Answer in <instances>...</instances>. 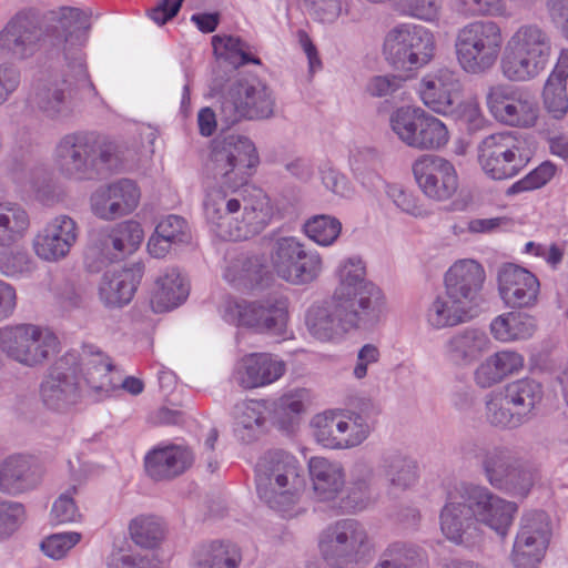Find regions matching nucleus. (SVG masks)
<instances>
[{
  "instance_id": "obj_1",
  "label": "nucleus",
  "mask_w": 568,
  "mask_h": 568,
  "mask_svg": "<svg viewBox=\"0 0 568 568\" xmlns=\"http://www.w3.org/2000/svg\"><path fill=\"white\" fill-rule=\"evenodd\" d=\"M258 161L247 136L229 134L212 142L206 169L219 187L207 192L204 212L222 240H247L260 234L272 219L267 196L261 190L244 187Z\"/></svg>"
},
{
  "instance_id": "obj_2",
  "label": "nucleus",
  "mask_w": 568,
  "mask_h": 568,
  "mask_svg": "<svg viewBox=\"0 0 568 568\" xmlns=\"http://www.w3.org/2000/svg\"><path fill=\"white\" fill-rule=\"evenodd\" d=\"M338 284L333 293L336 315L343 332L368 329L379 323L385 297L379 287L366 280L365 265L361 258L346 260L337 271Z\"/></svg>"
},
{
  "instance_id": "obj_3",
  "label": "nucleus",
  "mask_w": 568,
  "mask_h": 568,
  "mask_svg": "<svg viewBox=\"0 0 568 568\" xmlns=\"http://www.w3.org/2000/svg\"><path fill=\"white\" fill-rule=\"evenodd\" d=\"M118 144L95 132L77 131L63 135L54 149V163L61 175L75 181L108 175L121 165Z\"/></svg>"
},
{
  "instance_id": "obj_4",
  "label": "nucleus",
  "mask_w": 568,
  "mask_h": 568,
  "mask_svg": "<svg viewBox=\"0 0 568 568\" xmlns=\"http://www.w3.org/2000/svg\"><path fill=\"white\" fill-rule=\"evenodd\" d=\"M258 497L272 509L288 513L305 489V476L298 460L284 450L265 453L255 467Z\"/></svg>"
},
{
  "instance_id": "obj_5",
  "label": "nucleus",
  "mask_w": 568,
  "mask_h": 568,
  "mask_svg": "<svg viewBox=\"0 0 568 568\" xmlns=\"http://www.w3.org/2000/svg\"><path fill=\"white\" fill-rule=\"evenodd\" d=\"M211 94L219 97V116L227 126L246 120L268 119L274 113L272 91L262 82L215 77Z\"/></svg>"
},
{
  "instance_id": "obj_6",
  "label": "nucleus",
  "mask_w": 568,
  "mask_h": 568,
  "mask_svg": "<svg viewBox=\"0 0 568 568\" xmlns=\"http://www.w3.org/2000/svg\"><path fill=\"white\" fill-rule=\"evenodd\" d=\"M80 93H95L87 67L81 58H74L60 77L40 83L31 95V103L48 120L62 122L74 113L75 99Z\"/></svg>"
},
{
  "instance_id": "obj_7",
  "label": "nucleus",
  "mask_w": 568,
  "mask_h": 568,
  "mask_svg": "<svg viewBox=\"0 0 568 568\" xmlns=\"http://www.w3.org/2000/svg\"><path fill=\"white\" fill-rule=\"evenodd\" d=\"M551 53V41L536 24H525L508 40L501 60L503 75L515 82L529 81L546 68Z\"/></svg>"
},
{
  "instance_id": "obj_8",
  "label": "nucleus",
  "mask_w": 568,
  "mask_h": 568,
  "mask_svg": "<svg viewBox=\"0 0 568 568\" xmlns=\"http://www.w3.org/2000/svg\"><path fill=\"white\" fill-rule=\"evenodd\" d=\"M463 449L466 455L480 456L485 476L496 489L526 497L535 484L537 475L534 466L508 447L481 449L477 443L468 442Z\"/></svg>"
},
{
  "instance_id": "obj_9",
  "label": "nucleus",
  "mask_w": 568,
  "mask_h": 568,
  "mask_svg": "<svg viewBox=\"0 0 568 568\" xmlns=\"http://www.w3.org/2000/svg\"><path fill=\"white\" fill-rule=\"evenodd\" d=\"M501 45V30L490 20L466 24L458 31L455 43L462 68L474 74L485 72L495 64Z\"/></svg>"
},
{
  "instance_id": "obj_10",
  "label": "nucleus",
  "mask_w": 568,
  "mask_h": 568,
  "mask_svg": "<svg viewBox=\"0 0 568 568\" xmlns=\"http://www.w3.org/2000/svg\"><path fill=\"white\" fill-rule=\"evenodd\" d=\"M389 124L400 142L417 151H437L449 141L445 123L422 108L397 109L390 114Z\"/></svg>"
},
{
  "instance_id": "obj_11",
  "label": "nucleus",
  "mask_w": 568,
  "mask_h": 568,
  "mask_svg": "<svg viewBox=\"0 0 568 568\" xmlns=\"http://www.w3.org/2000/svg\"><path fill=\"white\" fill-rule=\"evenodd\" d=\"M434 34L425 27L403 23L390 29L384 40V55L395 69L414 70L434 57Z\"/></svg>"
},
{
  "instance_id": "obj_12",
  "label": "nucleus",
  "mask_w": 568,
  "mask_h": 568,
  "mask_svg": "<svg viewBox=\"0 0 568 568\" xmlns=\"http://www.w3.org/2000/svg\"><path fill=\"white\" fill-rule=\"evenodd\" d=\"M323 558L336 567L358 564L372 548L365 526L355 519H341L327 526L318 541Z\"/></svg>"
},
{
  "instance_id": "obj_13",
  "label": "nucleus",
  "mask_w": 568,
  "mask_h": 568,
  "mask_svg": "<svg viewBox=\"0 0 568 568\" xmlns=\"http://www.w3.org/2000/svg\"><path fill=\"white\" fill-rule=\"evenodd\" d=\"M1 351L27 367L44 364L58 352L59 341L50 329L33 324H20L2 329Z\"/></svg>"
},
{
  "instance_id": "obj_14",
  "label": "nucleus",
  "mask_w": 568,
  "mask_h": 568,
  "mask_svg": "<svg viewBox=\"0 0 568 568\" xmlns=\"http://www.w3.org/2000/svg\"><path fill=\"white\" fill-rule=\"evenodd\" d=\"M286 302L275 297L265 300H226L223 304V318L236 326L251 328L257 333L282 335L287 324Z\"/></svg>"
},
{
  "instance_id": "obj_15",
  "label": "nucleus",
  "mask_w": 568,
  "mask_h": 568,
  "mask_svg": "<svg viewBox=\"0 0 568 568\" xmlns=\"http://www.w3.org/2000/svg\"><path fill=\"white\" fill-rule=\"evenodd\" d=\"M270 255L276 274L294 285L314 282L323 270L321 255L316 251L307 250L294 236H280L275 239Z\"/></svg>"
},
{
  "instance_id": "obj_16",
  "label": "nucleus",
  "mask_w": 568,
  "mask_h": 568,
  "mask_svg": "<svg viewBox=\"0 0 568 568\" xmlns=\"http://www.w3.org/2000/svg\"><path fill=\"white\" fill-rule=\"evenodd\" d=\"M40 16L32 10L16 13L0 31V58L24 61L44 45L48 34Z\"/></svg>"
},
{
  "instance_id": "obj_17",
  "label": "nucleus",
  "mask_w": 568,
  "mask_h": 568,
  "mask_svg": "<svg viewBox=\"0 0 568 568\" xmlns=\"http://www.w3.org/2000/svg\"><path fill=\"white\" fill-rule=\"evenodd\" d=\"M520 141L511 132H498L485 138L478 148V160L494 180L515 176L525 165Z\"/></svg>"
},
{
  "instance_id": "obj_18",
  "label": "nucleus",
  "mask_w": 568,
  "mask_h": 568,
  "mask_svg": "<svg viewBox=\"0 0 568 568\" xmlns=\"http://www.w3.org/2000/svg\"><path fill=\"white\" fill-rule=\"evenodd\" d=\"M550 523L542 510H530L520 519L511 560L516 568H537L550 540Z\"/></svg>"
},
{
  "instance_id": "obj_19",
  "label": "nucleus",
  "mask_w": 568,
  "mask_h": 568,
  "mask_svg": "<svg viewBox=\"0 0 568 568\" xmlns=\"http://www.w3.org/2000/svg\"><path fill=\"white\" fill-rule=\"evenodd\" d=\"M414 179L430 200H449L458 189V176L452 162L435 154H423L412 165Z\"/></svg>"
},
{
  "instance_id": "obj_20",
  "label": "nucleus",
  "mask_w": 568,
  "mask_h": 568,
  "mask_svg": "<svg viewBox=\"0 0 568 568\" xmlns=\"http://www.w3.org/2000/svg\"><path fill=\"white\" fill-rule=\"evenodd\" d=\"M77 365L78 356L74 352H68L54 364L41 384V398L48 408L63 412L78 402L80 383L74 372H71L72 366Z\"/></svg>"
},
{
  "instance_id": "obj_21",
  "label": "nucleus",
  "mask_w": 568,
  "mask_h": 568,
  "mask_svg": "<svg viewBox=\"0 0 568 568\" xmlns=\"http://www.w3.org/2000/svg\"><path fill=\"white\" fill-rule=\"evenodd\" d=\"M464 496L473 506L475 523L487 525L500 536L507 534L518 509L516 503L505 500L488 488L475 485H465Z\"/></svg>"
},
{
  "instance_id": "obj_22",
  "label": "nucleus",
  "mask_w": 568,
  "mask_h": 568,
  "mask_svg": "<svg viewBox=\"0 0 568 568\" xmlns=\"http://www.w3.org/2000/svg\"><path fill=\"white\" fill-rule=\"evenodd\" d=\"M139 201L140 191L136 184L128 179L99 187L90 199L93 214L104 221H113L130 214Z\"/></svg>"
},
{
  "instance_id": "obj_23",
  "label": "nucleus",
  "mask_w": 568,
  "mask_h": 568,
  "mask_svg": "<svg viewBox=\"0 0 568 568\" xmlns=\"http://www.w3.org/2000/svg\"><path fill=\"white\" fill-rule=\"evenodd\" d=\"M498 291L504 303L511 308H528L536 305L540 284L528 270L507 263L497 274Z\"/></svg>"
},
{
  "instance_id": "obj_24",
  "label": "nucleus",
  "mask_w": 568,
  "mask_h": 568,
  "mask_svg": "<svg viewBox=\"0 0 568 568\" xmlns=\"http://www.w3.org/2000/svg\"><path fill=\"white\" fill-rule=\"evenodd\" d=\"M78 240V226L69 215H58L50 220L33 239V250L38 257L48 262L64 258Z\"/></svg>"
},
{
  "instance_id": "obj_25",
  "label": "nucleus",
  "mask_w": 568,
  "mask_h": 568,
  "mask_svg": "<svg viewBox=\"0 0 568 568\" xmlns=\"http://www.w3.org/2000/svg\"><path fill=\"white\" fill-rule=\"evenodd\" d=\"M485 282L483 266L474 260H462L445 274V293L470 311L479 298Z\"/></svg>"
},
{
  "instance_id": "obj_26",
  "label": "nucleus",
  "mask_w": 568,
  "mask_h": 568,
  "mask_svg": "<svg viewBox=\"0 0 568 568\" xmlns=\"http://www.w3.org/2000/svg\"><path fill=\"white\" fill-rule=\"evenodd\" d=\"M424 104L437 113H448L459 100L460 82L449 69H439L424 77L419 84Z\"/></svg>"
},
{
  "instance_id": "obj_27",
  "label": "nucleus",
  "mask_w": 568,
  "mask_h": 568,
  "mask_svg": "<svg viewBox=\"0 0 568 568\" xmlns=\"http://www.w3.org/2000/svg\"><path fill=\"white\" fill-rule=\"evenodd\" d=\"M490 348V338L484 329L466 327L450 335L443 345V355L457 367H468Z\"/></svg>"
},
{
  "instance_id": "obj_28",
  "label": "nucleus",
  "mask_w": 568,
  "mask_h": 568,
  "mask_svg": "<svg viewBox=\"0 0 568 568\" xmlns=\"http://www.w3.org/2000/svg\"><path fill=\"white\" fill-rule=\"evenodd\" d=\"M144 274V264L133 263L120 271L105 272L99 284V298L106 307H122L131 302Z\"/></svg>"
},
{
  "instance_id": "obj_29",
  "label": "nucleus",
  "mask_w": 568,
  "mask_h": 568,
  "mask_svg": "<svg viewBox=\"0 0 568 568\" xmlns=\"http://www.w3.org/2000/svg\"><path fill=\"white\" fill-rule=\"evenodd\" d=\"M78 356V365L72 366L71 372L95 393H110L116 388L112 372L114 366L111 359L95 348L93 345H85L81 353L74 352Z\"/></svg>"
},
{
  "instance_id": "obj_30",
  "label": "nucleus",
  "mask_w": 568,
  "mask_h": 568,
  "mask_svg": "<svg viewBox=\"0 0 568 568\" xmlns=\"http://www.w3.org/2000/svg\"><path fill=\"white\" fill-rule=\"evenodd\" d=\"M192 463V453L179 445L154 447L144 458L145 471L154 480L175 478L183 474Z\"/></svg>"
},
{
  "instance_id": "obj_31",
  "label": "nucleus",
  "mask_w": 568,
  "mask_h": 568,
  "mask_svg": "<svg viewBox=\"0 0 568 568\" xmlns=\"http://www.w3.org/2000/svg\"><path fill=\"white\" fill-rule=\"evenodd\" d=\"M525 365L524 356L510 349H503L487 356L475 369L474 381L480 388H489L518 374Z\"/></svg>"
},
{
  "instance_id": "obj_32",
  "label": "nucleus",
  "mask_w": 568,
  "mask_h": 568,
  "mask_svg": "<svg viewBox=\"0 0 568 568\" xmlns=\"http://www.w3.org/2000/svg\"><path fill=\"white\" fill-rule=\"evenodd\" d=\"M464 486L449 496L440 511V529L454 542H462L463 536L475 526L473 506L464 496Z\"/></svg>"
},
{
  "instance_id": "obj_33",
  "label": "nucleus",
  "mask_w": 568,
  "mask_h": 568,
  "mask_svg": "<svg viewBox=\"0 0 568 568\" xmlns=\"http://www.w3.org/2000/svg\"><path fill=\"white\" fill-rule=\"evenodd\" d=\"M308 471L316 497L321 500L334 499L345 485V473L337 462L324 457H312Z\"/></svg>"
},
{
  "instance_id": "obj_34",
  "label": "nucleus",
  "mask_w": 568,
  "mask_h": 568,
  "mask_svg": "<svg viewBox=\"0 0 568 568\" xmlns=\"http://www.w3.org/2000/svg\"><path fill=\"white\" fill-rule=\"evenodd\" d=\"M189 295V285L185 283L178 267H168L155 280V287L151 298L154 312L163 313L181 305Z\"/></svg>"
},
{
  "instance_id": "obj_35",
  "label": "nucleus",
  "mask_w": 568,
  "mask_h": 568,
  "mask_svg": "<svg viewBox=\"0 0 568 568\" xmlns=\"http://www.w3.org/2000/svg\"><path fill=\"white\" fill-rule=\"evenodd\" d=\"M285 371L282 361L268 354H254L243 361L237 372V382L244 388H255L278 379Z\"/></svg>"
},
{
  "instance_id": "obj_36",
  "label": "nucleus",
  "mask_w": 568,
  "mask_h": 568,
  "mask_svg": "<svg viewBox=\"0 0 568 568\" xmlns=\"http://www.w3.org/2000/svg\"><path fill=\"white\" fill-rule=\"evenodd\" d=\"M187 222L180 215H168L155 227L148 242L149 253L156 258L164 257L173 246L190 242Z\"/></svg>"
},
{
  "instance_id": "obj_37",
  "label": "nucleus",
  "mask_w": 568,
  "mask_h": 568,
  "mask_svg": "<svg viewBox=\"0 0 568 568\" xmlns=\"http://www.w3.org/2000/svg\"><path fill=\"white\" fill-rule=\"evenodd\" d=\"M242 551L233 542L213 540L202 544L193 550V568H239Z\"/></svg>"
},
{
  "instance_id": "obj_38",
  "label": "nucleus",
  "mask_w": 568,
  "mask_h": 568,
  "mask_svg": "<svg viewBox=\"0 0 568 568\" xmlns=\"http://www.w3.org/2000/svg\"><path fill=\"white\" fill-rule=\"evenodd\" d=\"M38 483L31 462L22 456H12L0 468V490L16 495L32 488Z\"/></svg>"
},
{
  "instance_id": "obj_39",
  "label": "nucleus",
  "mask_w": 568,
  "mask_h": 568,
  "mask_svg": "<svg viewBox=\"0 0 568 568\" xmlns=\"http://www.w3.org/2000/svg\"><path fill=\"white\" fill-rule=\"evenodd\" d=\"M312 424L315 428L314 436L322 446L331 449L351 448L347 437L351 424L342 415L318 414L313 418Z\"/></svg>"
},
{
  "instance_id": "obj_40",
  "label": "nucleus",
  "mask_w": 568,
  "mask_h": 568,
  "mask_svg": "<svg viewBox=\"0 0 568 568\" xmlns=\"http://www.w3.org/2000/svg\"><path fill=\"white\" fill-rule=\"evenodd\" d=\"M501 390L526 422L531 418L544 397L542 385L529 377L513 381L506 384Z\"/></svg>"
},
{
  "instance_id": "obj_41",
  "label": "nucleus",
  "mask_w": 568,
  "mask_h": 568,
  "mask_svg": "<svg viewBox=\"0 0 568 568\" xmlns=\"http://www.w3.org/2000/svg\"><path fill=\"white\" fill-rule=\"evenodd\" d=\"M54 33L58 43L82 44L90 29L89 17L77 8H64L53 24L45 28ZM49 36V32H47ZM57 45V42H53Z\"/></svg>"
},
{
  "instance_id": "obj_42",
  "label": "nucleus",
  "mask_w": 568,
  "mask_h": 568,
  "mask_svg": "<svg viewBox=\"0 0 568 568\" xmlns=\"http://www.w3.org/2000/svg\"><path fill=\"white\" fill-rule=\"evenodd\" d=\"M379 468L390 489L406 490L417 478L416 464L399 452H387L382 456Z\"/></svg>"
},
{
  "instance_id": "obj_43",
  "label": "nucleus",
  "mask_w": 568,
  "mask_h": 568,
  "mask_svg": "<svg viewBox=\"0 0 568 568\" xmlns=\"http://www.w3.org/2000/svg\"><path fill=\"white\" fill-rule=\"evenodd\" d=\"M264 404L250 400L235 405V428L236 436L244 443H251L263 433L265 424Z\"/></svg>"
},
{
  "instance_id": "obj_44",
  "label": "nucleus",
  "mask_w": 568,
  "mask_h": 568,
  "mask_svg": "<svg viewBox=\"0 0 568 568\" xmlns=\"http://www.w3.org/2000/svg\"><path fill=\"white\" fill-rule=\"evenodd\" d=\"M486 420L494 427L515 429L524 425L526 419L511 406V403L500 389L488 393L485 397Z\"/></svg>"
},
{
  "instance_id": "obj_45",
  "label": "nucleus",
  "mask_w": 568,
  "mask_h": 568,
  "mask_svg": "<svg viewBox=\"0 0 568 568\" xmlns=\"http://www.w3.org/2000/svg\"><path fill=\"white\" fill-rule=\"evenodd\" d=\"M536 331L534 317L525 313L509 312L497 316L490 324L493 336L500 342L526 339Z\"/></svg>"
},
{
  "instance_id": "obj_46",
  "label": "nucleus",
  "mask_w": 568,
  "mask_h": 568,
  "mask_svg": "<svg viewBox=\"0 0 568 568\" xmlns=\"http://www.w3.org/2000/svg\"><path fill=\"white\" fill-rule=\"evenodd\" d=\"M308 332L317 339L326 342L343 332V324L335 312L333 298L323 305L312 306L306 315Z\"/></svg>"
},
{
  "instance_id": "obj_47",
  "label": "nucleus",
  "mask_w": 568,
  "mask_h": 568,
  "mask_svg": "<svg viewBox=\"0 0 568 568\" xmlns=\"http://www.w3.org/2000/svg\"><path fill=\"white\" fill-rule=\"evenodd\" d=\"M469 311L447 293L438 295L428 306L426 313L427 323L435 329L457 326L467 320Z\"/></svg>"
},
{
  "instance_id": "obj_48",
  "label": "nucleus",
  "mask_w": 568,
  "mask_h": 568,
  "mask_svg": "<svg viewBox=\"0 0 568 568\" xmlns=\"http://www.w3.org/2000/svg\"><path fill=\"white\" fill-rule=\"evenodd\" d=\"M30 226L28 212L17 203H0V246L21 240Z\"/></svg>"
},
{
  "instance_id": "obj_49",
  "label": "nucleus",
  "mask_w": 568,
  "mask_h": 568,
  "mask_svg": "<svg viewBox=\"0 0 568 568\" xmlns=\"http://www.w3.org/2000/svg\"><path fill=\"white\" fill-rule=\"evenodd\" d=\"M132 541L144 549L158 548L165 538L166 526L162 518L154 515H140L129 524Z\"/></svg>"
},
{
  "instance_id": "obj_50",
  "label": "nucleus",
  "mask_w": 568,
  "mask_h": 568,
  "mask_svg": "<svg viewBox=\"0 0 568 568\" xmlns=\"http://www.w3.org/2000/svg\"><path fill=\"white\" fill-rule=\"evenodd\" d=\"M373 568H428V562L419 548L394 542L383 551Z\"/></svg>"
},
{
  "instance_id": "obj_51",
  "label": "nucleus",
  "mask_w": 568,
  "mask_h": 568,
  "mask_svg": "<svg viewBox=\"0 0 568 568\" xmlns=\"http://www.w3.org/2000/svg\"><path fill=\"white\" fill-rule=\"evenodd\" d=\"M112 235L113 227L102 229L91 235L84 253V264L90 272H99L109 263L123 260L122 255L115 254L113 243L104 241V237H112Z\"/></svg>"
},
{
  "instance_id": "obj_52",
  "label": "nucleus",
  "mask_w": 568,
  "mask_h": 568,
  "mask_svg": "<svg viewBox=\"0 0 568 568\" xmlns=\"http://www.w3.org/2000/svg\"><path fill=\"white\" fill-rule=\"evenodd\" d=\"M264 266L255 256H241L226 268L224 277L242 288H253L263 278Z\"/></svg>"
},
{
  "instance_id": "obj_53",
  "label": "nucleus",
  "mask_w": 568,
  "mask_h": 568,
  "mask_svg": "<svg viewBox=\"0 0 568 568\" xmlns=\"http://www.w3.org/2000/svg\"><path fill=\"white\" fill-rule=\"evenodd\" d=\"M214 53L224 58L234 69L248 63L260 64L258 58L248 52V45L237 37L214 36L212 38Z\"/></svg>"
},
{
  "instance_id": "obj_54",
  "label": "nucleus",
  "mask_w": 568,
  "mask_h": 568,
  "mask_svg": "<svg viewBox=\"0 0 568 568\" xmlns=\"http://www.w3.org/2000/svg\"><path fill=\"white\" fill-rule=\"evenodd\" d=\"M538 113L539 108L535 97L528 90L517 87L506 125L532 128L537 123Z\"/></svg>"
},
{
  "instance_id": "obj_55",
  "label": "nucleus",
  "mask_w": 568,
  "mask_h": 568,
  "mask_svg": "<svg viewBox=\"0 0 568 568\" xmlns=\"http://www.w3.org/2000/svg\"><path fill=\"white\" fill-rule=\"evenodd\" d=\"M306 392L298 389L283 395L274 405V419L284 430H291L304 412Z\"/></svg>"
},
{
  "instance_id": "obj_56",
  "label": "nucleus",
  "mask_w": 568,
  "mask_h": 568,
  "mask_svg": "<svg viewBox=\"0 0 568 568\" xmlns=\"http://www.w3.org/2000/svg\"><path fill=\"white\" fill-rule=\"evenodd\" d=\"M36 267V261L23 248H3L0 251V274L6 277H26L31 275Z\"/></svg>"
},
{
  "instance_id": "obj_57",
  "label": "nucleus",
  "mask_w": 568,
  "mask_h": 568,
  "mask_svg": "<svg viewBox=\"0 0 568 568\" xmlns=\"http://www.w3.org/2000/svg\"><path fill=\"white\" fill-rule=\"evenodd\" d=\"M144 237L140 223L135 221H124L113 226L112 237H104V241L113 243L116 255L122 258L138 250Z\"/></svg>"
},
{
  "instance_id": "obj_58",
  "label": "nucleus",
  "mask_w": 568,
  "mask_h": 568,
  "mask_svg": "<svg viewBox=\"0 0 568 568\" xmlns=\"http://www.w3.org/2000/svg\"><path fill=\"white\" fill-rule=\"evenodd\" d=\"M304 233L315 243L327 246L338 237L342 224L331 215L321 214L310 217L303 225Z\"/></svg>"
},
{
  "instance_id": "obj_59",
  "label": "nucleus",
  "mask_w": 568,
  "mask_h": 568,
  "mask_svg": "<svg viewBox=\"0 0 568 568\" xmlns=\"http://www.w3.org/2000/svg\"><path fill=\"white\" fill-rule=\"evenodd\" d=\"M516 89L515 85L499 83L491 85L487 91L486 102L489 112L503 124L507 123Z\"/></svg>"
},
{
  "instance_id": "obj_60",
  "label": "nucleus",
  "mask_w": 568,
  "mask_h": 568,
  "mask_svg": "<svg viewBox=\"0 0 568 568\" xmlns=\"http://www.w3.org/2000/svg\"><path fill=\"white\" fill-rule=\"evenodd\" d=\"M566 83L548 78L542 92L544 106L554 119H561L568 110Z\"/></svg>"
},
{
  "instance_id": "obj_61",
  "label": "nucleus",
  "mask_w": 568,
  "mask_h": 568,
  "mask_svg": "<svg viewBox=\"0 0 568 568\" xmlns=\"http://www.w3.org/2000/svg\"><path fill=\"white\" fill-rule=\"evenodd\" d=\"M374 484V468L365 463L358 462L352 470V487L348 498H353V508H362L364 498H367Z\"/></svg>"
},
{
  "instance_id": "obj_62",
  "label": "nucleus",
  "mask_w": 568,
  "mask_h": 568,
  "mask_svg": "<svg viewBox=\"0 0 568 568\" xmlns=\"http://www.w3.org/2000/svg\"><path fill=\"white\" fill-rule=\"evenodd\" d=\"M557 168L549 161L542 162L538 168L527 174L523 180L516 182L509 192L535 190L544 186L555 175Z\"/></svg>"
},
{
  "instance_id": "obj_63",
  "label": "nucleus",
  "mask_w": 568,
  "mask_h": 568,
  "mask_svg": "<svg viewBox=\"0 0 568 568\" xmlns=\"http://www.w3.org/2000/svg\"><path fill=\"white\" fill-rule=\"evenodd\" d=\"M396 8L404 14L430 21L439 12L440 0H396Z\"/></svg>"
},
{
  "instance_id": "obj_64",
  "label": "nucleus",
  "mask_w": 568,
  "mask_h": 568,
  "mask_svg": "<svg viewBox=\"0 0 568 568\" xmlns=\"http://www.w3.org/2000/svg\"><path fill=\"white\" fill-rule=\"evenodd\" d=\"M347 422L351 424L347 437L349 438L351 448L362 444L374 429L375 419L369 412H353Z\"/></svg>"
}]
</instances>
